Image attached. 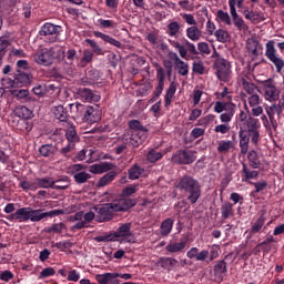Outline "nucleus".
Segmentation results:
<instances>
[{
	"instance_id": "nucleus-1",
	"label": "nucleus",
	"mask_w": 284,
	"mask_h": 284,
	"mask_svg": "<svg viewBox=\"0 0 284 284\" xmlns=\"http://www.w3.org/2000/svg\"><path fill=\"white\" fill-rule=\"evenodd\" d=\"M14 210V203H8L4 206L3 212L10 214L4 216L7 221H17L18 223H28V221H31V223H39L40 221H43V219H52V216L64 214V211L59 209L48 212H43L41 209L34 210L30 206L18 209L16 212Z\"/></svg>"
},
{
	"instance_id": "nucleus-2",
	"label": "nucleus",
	"mask_w": 284,
	"mask_h": 284,
	"mask_svg": "<svg viewBox=\"0 0 284 284\" xmlns=\"http://www.w3.org/2000/svg\"><path fill=\"white\" fill-rule=\"evenodd\" d=\"M128 125L129 130L122 134L123 143H126L129 148H139L143 145L145 139H148V128L143 126L139 120H130Z\"/></svg>"
},
{
	"instance_id": "nucleus-3",
	"label": "nucleus",
	"mask_w": 284,
	"mask_h": 284,
	"mask_svg": "<svg viewBox=\"0 0 284 284\" xmlns=\"http://www.w3.org/2000/svg\"><path fill=\"white\" fill-rule=\"evenodd\" d=\"M175 187L183 192L186 201L194 205L199 199H201V183L199 180L190 175H184L180 178L175 184Z\"/></svg>"
},
{
	"instance_id": "nucleus-4",
	"label": "nucleus",
	"mask_w": 284,
	"mask_h": 284,
	"mask_svg": "<svg viewBox=\"0 0 284 284\" xmlns=\"http://www.w3.org/2000/svg\"><path fill=\"white\" fill-rule=\"evenodd\" d=\"M229 7L230 13L220 9L216 12L217 19L221 21V23H224L225 26H232L233 23L234 28H236V30H239L240 32H247V30H250V27L247 26V23H245L243 17H241L236 11V3L229 0Z\"/></svg>"
},
{
	"instance_id": "nucleus-5",
	"label": "nucleus",
	"mask_w": 284,
	"mask_h": 284,
	"mask_svg": "<svg viewBox=\"0 0 284 284\" xmlns=\"http://www.w3.org/2000/svg\"><path fill=\"white\" fill-rule=\"evenodd\" d=\"M257 92H260V94H263L266 101H276V99H278L281 94V92L276 88V83L272 79L260 81Z\"/></svg>"
},
{
	"instance_id": "nucleus-6",
	"label": "nucleus",
	"mask_w": 284,
	"mask_h": 284,
	"mask_svg": "<svg viewBox=\"0 0 284 284\" xmlns=\"http://www.w3.org/2000/svg\"><path fill=\"white\" fill-rule=\"evenodd\" d=\"M196 154L197 152L195 150L181 149L173 153L172 162L175 165H192L196 161Z\"/></svg>"
},
{
	"instance_id": "nucleus-7",
	"label": "nucleus",
	"mask_w": 284,
	"mask_h": 284,
	"mask_svg": "<svg viewBox=\"0 0 284 284\" xmlns=\"http://www.w3.org/2000/svg\"><path fill=\"white\" fill-rule=\"evenodd\" d=\"M265 57L275 65L276 72H281L284 68V60L278 57L276 48L274 47V40H270L265 44Z\"/></svg>"
},
{
	"instance_id": "nucleus-8",
	"label": "nucleus",
	"mask_w": 284,
	"mask_h": 284,
	"mask_svg": "<svg viewBox=\"0 0 284 284\" xmlns=\"http://www.w3.org/2000/svg\"><path fill=\"white\" fill-rule=\"evenodd\" d=\"M33 59L38 65H43L48 68L54 63V49L53 48H44L40 51L36 52Z\"/></svg>"
},
{
	"instance_id": "nucleus-9",
	"label": "nucleus",
	"mask_w": 284,
	"mask_h": 284,
	"mask_svg": "<svg viewBox=\"0 0 284 284\" xmlns=\"http://www.w3.org/2000/svg\"><path fill=\"white\" fill-rule=\"evenodd\" d=\"M230 62L223 58H219L215 60V74L219 81H223L227 83L230 81V74H232V69H230Z\"/></svg>"
},
{
	"instance_id": "nucleus-10",
	"label": "nucleus",
	"mask_w": 284,
	"mask_h": 284,
	"mask_svg": "<svg viewBox=\"0 0 284 284\" xmlns=\"http://www.w3.org/2000/svg\"><path fill=\"white\" fill-rule=\"evenodd\" d=\"M265 112L268 120H271L273 130H276V128H278V122H276V118H274V115L277 114V116H284V99H281L277 104L274 103L271 106H265Z\"/></svg>"
},
{
	"instance_id": "nucleus-11",
	"label": "nucleus",
	"mask_w": 284,
	"mask_h": 284,
	"mask_svg": "<svg viewBox=\"0 0 284 284\" xmlns=\"http://www.w3.org/2000/svg\"><path fill=\"white\" fill-rule=\"evenodd\" d=\"M85 165L83 164H73L71 168V174L73 176L77 185H83V183H88L89 179H92V174L83 171L85 170Z\"/></svg>"
},
{
	"instance_id": "nucleus-12",
	"label": "nucleus",
	"mask_w": 284,
	"mask_h": 284,
	"mask_svg": "<svg viewBox=\"0 0 284 284\" xmlns=\"http://www.w3.org/2000/svg\"><path fill=\"white\" fill-rule=\"evenodd\" d=\"M99 214V223H108V221H112L114 219V214H116V210L114 209L113 203L102 204L100 207L95 209Z\"/></svg>"
},
{
	"instance_id": "nucleus-13",
	"label": "nucleus",
	"mask_w": 284,
	"mask_h": 284,
	"mask_svg": "<svg viewBox=\"0 0 284 284\" xmlns=\"http://www.w3.org/2000/svg\"><path fill=\"white\" fill-rule=\"evenodd\" d=\"M113 235L115 236V241H119V239H123L125 243H134V241L130 239V236H133L132 223L120 224L118 230L113 232Z\"/></svg>"
},
{
	"instance_id": "nucleus-14",
	"label": "nucleus",
	"mask_w": 284,
	"mask_h": 284,
	"mask_svg": "<svg viewBox=\"0 0 284 284\" xmlns=\"http://www.w3.org/2000/svg\"><path fill=\"white\" fill-rule=\"evenodd\" d=\"M77 94L79 99L85 101L87 103H99V101H101V95L95 94L94 91L89 88H79Z\"/></svg>"
},
{
	"instance_id": "nucleus-15",
	"label": "nucleus",
	"mask_w": 284,
	"mask_h": 284,
	"mask_svg": "<svg viewBox=\"0 0 284 284\" xmlns=\"http://www.w3.org/2000/svg\"><path fill=\"white\" fill-rule=\"evenodd\" d=\"M54 183H61V180L54 181V179L50 176L45 178H38L34 181L36 187H42L44 190H49L51 187L52 190H65L67 186H54Z\"/></svg>"
},
{
	"instance_id": "nucleus-16",
	"label": "nucleus",
	"mask_w": 284,
	"mask_h": 284,
	"mask_svg": "<svg viewBox=\"0 0 284 284\" xmlns=\"http://www.w3.org/2000/svg\"><path fill=\"white\" fill-rule=\"evenodd\" d=\"M112 203L115 212H128V210H132L136 205L138 201L132 197H122Z\"/></svg>"
},
{
	"instance_id": "nucleus-17",
	"label": "nucleus",
	"mask_w": 284,
	"mask_h": 284,
	"mask_svg": "<svg viewBox=\"0 0 284 284\" xmlns=\"http://www.w3.org/2000/svg\"><path fill=\"white\" fill-rule=\"evenodd\" d=\"M61 26L47 22L41 27L39 34L40 37H59V34H61Z\"/></svg>"
},
{
	"instance_id": "nucleus-18",
	"label": "nucleus",
	"mask_w": 284,
	"mask_h": 284,
	"mask_svg": "<svg viewBox=\"0 0 284 284\" xmlns=\"http://www.w3.org/2000/svg\"><path fill=\"white\" fill-rule=\"evenodd\" d=\"M156 79H158V85L155 87V91L153 92L155 99H159L161 94H163V90L165 88V70H163V67L156 68Z\"/></svg>"
},
{
	"instance_id": "nucleus-19",
	"label": "nucleus",
	"mask_w": 284,
	"mask_h": 284,
	"mask_svg": "<svg viewBox=\"0 0 284 284\" xmlns=\"http://www.w3.org/2000/svg\"><path fill=\"white\" fill-rule=\"evenodd\" d=\"M82 121L87 123H97L101 121V111L99 110V106L89 105L84 115V120Z\"/></svg>"
},
{
	"instance_id": "nucleus-20",
	"label": "nucleus",
	"mask_w": 284,
	"mask_h": 284,
	"mask_svg": "<svg viewBox=\"0 0 284 284\" xmlns=\"http://www.w3.org/2000/svg\"><path fill=\"white\" fill-rule=\"evenodd\" d=\"M187 258H194L195 261L205 262L210 258V251L202 250L199 252V247H191L190 251L186 252Z\"/></svg>"
},
{
	"instance_id": "nucleus-21",
	"label": "nucleus",
	"mask_w": 284,
	"mask_h": 284,
	"mask_svg": "<svg viewBox=\"0 0 284 284\" xmlns=\"http://www.w3.org/2000/svg\"><path fill=\"white\" fill-rule=\"evenodd\" d=\"M185 247H187V241L170 242L165 246V251L168 254H182V252H185Z\"/></svg>"
},
{
	"instance_id": "nucleus-22",
	"label": "nucleus",
	"mask_w": 284,
	"mask_h": 284,
	"mask_svg": "<svg viewBox=\"0 0 284 284\" xmlns=\"http://www.w3.org/2000/svg\"><path fill=\"white\" fill-rule=\"evenodd\" d=\"M258 179V171L250 169L245 162L242 163V181L250 183V181H256Z\"/></svg>"
},
{
	"instance_id": "nucleus-23",
	"label": "nucleus",
	"mask_w": 284,
	"mask_h": 284,
	"mask_svg": "<svg viewBox=\"0 0 284 284\" xmlns=\"http://www.w3.org/2000/svg\"><path fill=\"white\" fill-rule=\"evenodd\" d=\"M213 274L215 278L223 281V275L227 274V262L225 260L217 261L213 267Z\"/></svg>"
},
{
	"instance_id": "nucleus-24",
	"label": "nucleus",
	"mask_w": 284,
	"mask_h": 284,
	"mask_svg": "<svg viewBox=\"0 0 284 284\" xmlns=\"http://www.w3.org/2000/svg\"><path fill=\"white\" fill-rule=\"evenodd\" d=\"M159 265L160 267H162V270H166V272H172L174 270V267L178 266L179 264V260L174 258V257H160L159 258Z\"/></svg>"
},
{
	"instance_id": "nucleus-25",
	"label": "nucleus",
	"mask_w": 284,
	"mask_h": 284,
	"mask_svg": "<svg viewBox=\"0 0 284 284\" xmlns=\"http://www.w3.org/2000/svg\"><path fill=\"white\" fill-rule=\"evenodd\" d=\"M13 85H17L18 88L30 85V74L18 70L13 80Z\"/></svg>"
},
{
	"instance_id": "nucleus-26",
	"label": "nucleus",
	"mask_w": 284,
	"mask_h": 284,
	"mask_svg": "<svg viewBox=\"0 0 284 284\" xmlns=\"http://www.w3.org/2000/svg\"><path fill=\"white\" fill-rule=\"evenodd\" d=\"M11 94L14 97V99L21 101L22 103H29V101H32L30 91L28 89H14L11 91Z\"/></svg>"
},
{
	"instance_id": "nucleus-27",
	"label": "nucleus",
	"mask_w": 284,
	"mask_h": 284,
	"mask_svg": "<svg viewBox=\"0 0 284 284\" xmlns=\"http://www.w3.org/2000/svg\"><path fill=\"white\" fill-rule=\"evenodd\" d=\"M247 161H248V165L250 168H252L253 170H260L261 169V155H258V152H256L255 150H251L247 153Z\"/></svg>"
},
{
	"instance_id": "nucleus-28",
	"label": "nucleus",
	"mask_w": 284,
	"mask_h": 284,
	"mask_svg": "<svg viewBox=\"0 0 284 284\" xmlns=\"http://www.w3.org/2000/svg\"><path fill=\"white\" fill-rule=\"evenodd\" d=\"M186 37L187 39H190V41H201V37H203V32L201 31V29H199V27H196V24L189 27L186 29Z\"/></svg>"
},
{
	"instance_id": "nucleus-29",
	"label": "nucleus",
	"mask_w": 284,
	"mask_h": 284,
	"mask_svg": "<svg viewBox=\"0 0 284 284\" xmlns=\"http://www.w3.org/2000/svg\"><path fill=\"white\" fill-rule=\"evenodd\" d=\"M94 60V51L90 50V49H85L83 51V55L80 59L79 63H78V68H88L89 63H92V61Z\"/></svg>"
},
{
	"instance_id": "nucleus-30",
	"label": "nucleus",
	"mask_w": 284,
	"mask_h": 284,
	"mask_svg": "<svg viewBox=\"0 0 284 284\" xmlns=\"http://www.w3.org/2000/svg\"><path fill=\"white\" fill-rule=\"evenodd\" d=\"M93 36L98 39H102V41H105V43H110V45H114L115 48H121V42L109 34H105L101 31H94Z\"/></svg>"
},
{
	"instance_id": "nucleus-31",
	"label": "nucleus",
	"mask_w": 284,
	"mask_h": 284,
	"mask_svg": "<svg viewBox=\"0 0 284 284\" xmlns=\"http://www.w3.org/2000/svg\"><path fill=\"white\" fill-rule=\"evenodd\" d=\"M174 227V220L172 217L165 219L160 226V232L162 236H169Z\"/></svg>"
},
{
	"instance_id": "nucleus-32",
	"label": "nucleus",
	"mask_w": 284,
	"mask_h": 284,
	"mask_svg": "<svg viewBox=\"0 0 284 284\" xmlns=\"http://www.w3.org/2000/svg\"><path fill=\"white\" fill-rule=\"evenodd\" d=\"M183 47L186 50V57H187V52H189L191 61H196V59H201V58H199V50H196V45L194 43L190 42V40H184Z\"/></svg>"
},
{
	"instance_id": "nucleus-33",
	"label": "nucleus",
	"mask_w": 284,
	"mask_h": 284,
	"mask_svg": "<svg viewBox=\"0 0 284 284\" xmlns=\"http://www.w3.org/2000/svg\"><path fill=\"white\" fill-rule=\"evenodd\" d=\"M114 179H116V171H110L99 180L97 187H105L106 185H110Z\"/></svg>"
},
{
	"instance_id": "nucleus-34",
	"label": "nucleus",
	"mask_w": 284,
	"mask_h": 284,
	"mask_svg": "<svg viewBox=\"0 0 284 284\" xmlns=\"http://www.w3.org/2000/svg\"><path fill=\"white\" fill-rule=\"evenodd\" d=\"M174 94H176V82H171L165 95H164V105L168 108L172 103V99H174Z\"/></svg>"
},
{
	"instance_id": "nucleus-35",
	"label": "nucleus",
	"mask_w": 284,
	"mask_h": 284,
	"mask_svg": "<svg viewBox=\"0 0 284 284\" xmlns=\"http://www.w3.org/2000/svg\"><path fill=\"white\" fill-rule=\"evenodd\" d=\"M263 225H265V217L262 215L252 224L248 239H252L254 234H258L263 230Z\"/></svg>"
},
{
	"instance_id": "nucleus-36",
	"label": "nucleus",
	"mask_w": 284,
	"mask_h": 284,
	"mask_svg": "<svg viewBox=\"0 0 284 284\" xmlns=\"http://www.w3.org/2000/svg\"><path fill=\"white\" fill-rule=\"evenodd\" d=\"M68 226L65 223L60 222V223H54L51 224L50 226L44 227L45 234H62L63 230H67Z\"/></svg>"
},
{
	"instance_id": "nucleus-37",
	"label": "nucleus",
	"mask_w": 284,
	"mask_h": 284,
	"mask_svg": "<svg viewBox=\"0 0 284 284\" xmlns=\"http://www.w3.org/2000/svg\"><path fill=\"white\" fill-rule=\"evenodd\" d=\"M39 154L45 159H50V156H54V154H57V146L53 144H43L39 149Z\"/></svg>"
},
{
	"instance_id": "nucleus-38",
	"label": "nucleus",
	"mask_w": 284,
	"mask_h": 284,
	"mask_svg": "<svg viewBox=\"0 0 284 284\" xmlns=\"http://www.w3.org/2000/svg\"><path fill=\"white\" fill-rule=\"evenodd\" d=\"M70 108L72 111L75 110V116L78 119H81L82 121L85 119V114L88 112L89 105L75 103V104H70Z\"/></svg>"
},
{
	"instance_id": "nucleus-39",
	"label": "nucleus",
	"mask_w": 284,
	"mask_h": 284,
	"mask_svg": "<svg viewBox=\"0 0 284 284\" xmlns=\"http://www.w3.org/2000/svg\"><path fill=\"white\" fill-rule=\"evenodd\" d=\"M144 172L145 169L141 168L139 164H133L128 171L130 181H136Z\"/></svg>"
},
{
	"instance_id": "nucleus-40",
	"label": "nucleus",
	"mask_w": 284,
	"mask_h": 284,
	"mask_svg": "<svg viewBox=\"0 0 284 284\" xmlns=\"http://www.w3.org/2000/svg\"><path fill=\"white\" fill-rule=\"evenodd\" d=\"M52 112L58 121H68V111H65V108H63V105L60 104L58 106H53Z\"/></svg>"
},
{
	"instance_id": "nucleus-41",
	"label": "nucleus",
	"mask_w": 284,
	"mask_h": 284,
	"mask_svg": "<svg viewBox=\"0 0 284 284\" xmlns=\"http://www.w3.org/2000/svg\"><path fill=\"white\" fill-rule=\"evenodd\" d=\"M16 116L19 119H30L32 116V110L28 109L26 105H18L14 110Z\"/></svg>"
},
{
	"instance_id": "nucleus-42",
	"label": "nucleus",
	"mask_w": 284,
	"mask_h": 284,
	"mask_svg": "<svg viewBox=\"0 0 284 284\" xmlns=\"http://www.w3.org/2000/svg\"><path fill=\"white\" fill-rule=\"evenodd\" d=\"M246 130L247 132H256L261 130V121L256 118L248 116L246 120Z\"/></svg>"
},
{
	"instance_id": "nucleus-43",
	"label": "nucleus",
	"mask_w": 284,
	"mask_h": 284,
	"mask_svg": "<svg viewBox=\"0 0 284 284\" xmlns=\"http://www.w3.org/2000/svg\"><path fill=\"white\" fill-rule=\"evenodd\" d=\"M68 143L77 145L79 143V134H77V129L73 125L69 126L65 133Z\"/></svg>"
},
{
	"instance_id": "nucleus-44",
	"label": "nucleus",
	"mask_w": 284,
	"mask_h": 284,
	"mask_svg": "<svg viewBox=\"0 0 284 284\" xmlns=\"http://www.w3.org/2000/svg\"><path fill=\"white\" fill-rule=\"evenodd\" d=\"M116 278L115 273H104V274H98L95 276V280L99 284H111L112 281Z\"/></svg>"
},
{
	"instance_id": "nucleus-45",
	"label": "nucleus",
	"mask_w": 284,
	"mask_h": 284,
	"mask_svg": "<svg viewBox=\"0 0 284 284\" xmlns=\"http://www.w3.org/2000/svg\"><path fill=\"white\" fill-rule=\"evenodd\" d=\"M222 219H227L229 216H234V205L230 202H225L221 206Z\"/></svg>"
},
{
	"instance_id": "nucleus-46",
	"label": "nucleus",
	"mask_w": 284,
	"mask_h": 284,
	"mask_svg": "<svg viewBox=\"0 0 284 284\" xmlns=\"http://www.w3.org/2000/svg\"><path fill=\"white\" fill-rule=\"evenodd\" d=\"M163 159V153L151 149L146 154V161L148 163H156V161H161Z\"/></svg>"
},
{
	"instance_id": "nucleus-47",
	"label": "nucleus",
	"mask_w": 284,
	"mask_h": 284,
	"mask_svg": "<svg viewBox=\"0 0 284 284\" xmlns=\"http://www.w3.org/2000/svg\"><path fill=\"white\" fill-rule=\"evenodd\" d=\"M97 243H114L116 242V235H114V232L106 233L104 235H99L94 239Z\"/></svg>"
},
{
	"instance_id": "nucleus-48",
	"label": "nucleus",
	"mask_w": 284,
	"mask_h": 284,
	"mask_svg": "<svg viewBox=\"0 0 284 284\" xmlns=\"http://www.w3.org/2000/svg\"><path fill=\"white\" fill-rule=\"evenodd\" d=\"M236 108V104L231 103L230 104V109L227 113H222L220 115V121L222 123H230V121H232V116H234V109Z\"/></svg>"
},
{
	"instance_id": "nucleus-49",
	"label": "nucleus",
	"mask_w": 284,
	"mask_h": 284,
	"mask_svg": "<svg viewBox=\"0 0 284 284\" xmlns=\"http://www.w3.org/2000/svg\"><path fill=\"white\" fill-rule=\"evenodd\" d=\"M241 83L247 94L252 95L254 92H256V90L258 91V87H256L254 83H251L245 78H242Z\"/></svg>"
},
{
	"instance_id": "nucleus-50",
	"label": "nucleus",
	"mask_w": 284,
	"mask_h": 284,
	"mask_svg": "<svg viewBox=\"0 0 284 284\" xmlns=\"http://www.w3.org/2000/svg\"><path fill=\"white\" fill-rule=\"evenodd\" d=\"M74 59H77L75 49L71 48L63 54V61L67 63V65H72L74 63Z\"/></svg>"
},
{
	"instance_id": "nucleus-51",
	"label": "nucleus",
	"mask_w": 284,
	"mask_h": 284,
	"mask_svg": "<svg viewBox=\"0 0 284 284\" xmlns=\"http://www.w3.org/2000/svg\"><path fill=\"white\" fill-rule=\"evenodd\" d=\"M169 43L175 48V50L179 51V54L182 59H187V50H185L184 45H181V43H179V41L175 40H169Z\"/></svg>"
},
{
	"instance_id": "nucleus-52",
	"label": "nucleus",
	"mask_w": 284,
	"mask_h": 284,
	"mask_svg": "<svg viewBox=\"0 0 284 284\" xmlns=\"http://www.w3.org/2000/svg\"><path fill=\"white\" fill-rule=\"evenodd\" d=\"M178 68V74L180 77H187L190 74V64H187L185 61L179 62V64H175Z\"/></svg>"
},
{
	"instance_id": "nucleus-53",
	"label": "nucleus",
	"mask_w": 284,
	"mask_h": 284,
	"mask_svg": "<svg viewBox=\"0 0 284 284\" xmlns=\"http://www.w3.org/2000/svg\"><path fill=\"white\" fill-rule=\"evenodd\" d=\"M214 37L220 43H225L230 39V33L223 29H219L215 31Z\"/></svg>"
},
{
	"instance_id": "nucleus-54",
	"label": "nucleus",
	"mask_w": 284,
	"mask_h": 284,
	"mask_svg": "<svg viewBox=\"0 0 284 284\" xmlns=\"http://www.w3.org/2000/svg\"><path fill=\"white\" fill-rule=\"evenodd\" d=\"M168 30L169 37H176V34H179V30H181V24L176 21L170 22L168 24Z\"/></svg>"
},
{
	"instance_id": "nucleus-55",
	"label": "nucleus",
	"mask_w": 284,
	"mask_h": 284,
	"mask_svg": "<svg viewBox=\"0 0 284 284\" xmlns=\"http://www.w3.org/2000/svg\"><path fill=\"white\" fill-rule=\"evenodd\" d=\"M250 185H254L255 190L251 192V196H254V194H258L260 192H263L265 187H267V182H250Z\"/></svg>"
},
{
	"instance_id": "nucleus-56",
	"label": "nucleus",
	"mask_w": 284,
	"mask_h": 284,
	"mask_svg": "<svg viewBox=\"0 0 284 284\" xmlns=\"http://www.w3.org/2000/svg\"><path fill=\"white\" fill-rule=\"evenodd\" d=\"M85 43H88L90 45V48H92V52H94V54H97L98 57L103 54V49L100 48V45L97 43V41L92 40V39H85L84 40Z\"/></svg>"
},
{
	"instance_id": "nucleus-57",
	"label": "nucleus",
	"mask_w": 284,
	"mask_h": 284,
	"mask_svg": "<svg viewBox=\"0 0 284 284\" xmlns=\"http://www.w3.org/2000/svg\"><path fill=\"white\" fill-rule=\"evenodd\" d=\"M10 47V41L4 37H0V61L6 57V50Z\"/></svg>"
},
{
	"instance_id": "nucleus-58",
	"label": "nucleus",
	"mask_w": 284,
	"mask_h": 284,
	"mask_svg": "<svg viewBox=\"0 0 284 284\" xmlns=\"http://www.w3.org/2000/svg\"><path fill=\"white\" fill-rule=\"evenodd\" d=\"M32 92L33 94H36V97H44L47 92L45 84L44 83L34 84V87L32 88Z\"/></svg>"
},
{
	"instance_id": "nucleus-59",
	"label": "nucleus",
	"mask_w": 284,
	"mask_h": 284,
	"mask_svg": "<svg viewBox=\"0 0 284 284\" xmlns=\"http://www.w3.org/2000/svg\"><path fill=\"white\" fill-rule=\"evenodd\" d=\"M192 70L195 74H205V65L203 64L202 60L197 62H193Z\"/></svg>"
},
{
	"instance_id": "nucleus-60",
	"label": "nucleus",
	"mask_w": 284,
	"mask_h": 284,
	"mask_svg": "<svg viewBox=\"0 0 284 284\" xmlns=\"http://www.w3.org/2000/svg\"><path fill=\"white\" fill-rule=\"evenodd\" d=\"M57 274V271L52 267H45L41 271L39 275V280L43 281V278H50V276H54Z\"/></svg>"
},
{
	"instance_id": "nucleus-61",
	"label": "nucleus",
	"mask_w": 284,
	"mask_h": 284,
	"mask_svg": "<svg viewBox=\"0 0 284 284\" xmlns=\"http://www.w3.org/2000/svg\"><path fill=\"white\" fill-rule=\"evenodd\" d=\"M98 23L102 29H112L116 23L113 20H105L103 18L98 19Z\"/></svg>"
},
{
	"instance_id": "nucleus-62",
	"label": "nucleus",
	"mask_w": 284,
	"mask_h": 284,
	"mask_svg": "<svg viewBox=\"0 0 284 284\" xmlns=\"http://www.w3.org/2000/svg\"><path fill=\"white\" fill-rule=\"evenodd\" d=\"M230 104L227 102H221V101H216L215 105H214V112H216V114H221V112H223L224 110H230Z\"/></svg>"
},
{
	"instance_id": "nucleus-63",
	"label": "nucleus",
	"mask_w": 284,
	"mask_h": 284,
	"mask_svg": "<svg viewBox=\"0 0 284 284\" xmlns=\"http://www.w3.org/2000/svg\"><path fill=\"white\" fill-rule=\"evenodd\" d=\"M136 187H139V185L126 186V187L121 192V196H123L124 199H130V196H132V194H136Z\"/></svg>"
},
{
	"instance_id": "nucleus-64",
	"label": "nucleus",
	"mask_w": 284,
	"mask_h": 284,
	"mask_svg": "<svg viewBox=\"0 0 284 284\" xmlns=\"http://www.w3.org/2000/svg\"><path fill=\"white\" fill-rule=\"evenodd\" d=\"M197 52L199 54H210L212 51L210 50V44H207V42H199Z\"/></svg>"
}]
</instances>
